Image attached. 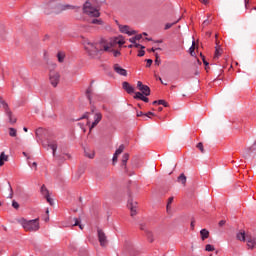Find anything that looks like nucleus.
Wrapping results in <instances>:
<instances>
[{
    "label": "nucleus",
    "mask_w": 256,
    "mask_h": 256,
    "mask_svg": "<svg viewBox=\"0 0 256 256\" xmlns=\"http://www.w3.org/2000/svg\"><path fill=\"white\" fill-rule=\"evenodd\" d=\"M69 9H76L75 6L69 4H59L57 2H50L44 10L46 15H50V13H55L56 15L62 13V11H67Z\"/></svg>",
    "instance_id": "nucleus-2"
},
{
    "label": "nucleus",
    "mask_w": 256,
    "mask_h": 256,
    "mask_svg": "<svg viewBox=\"0 0 256 256\" xmlns=\"http://www.w3.org/2000/svg\"><path fill=\"white\" fill-rule=\"evenodd\" d=\"M79 227V229L83 230V225L81 224V219L79 218H74V224L73 227Z\"/></svg>",
    "instance_id": "nucleus-29"
},
{
    "label": "nucleus",
    "mask_w": 256,
    "mask_h": 256,
    "mask_svg": "<svg viewBox=\"0 0 256 256\" xmlns=\"http://www.w3.org/2000/svg\"><path fill=\"white\" fill-rule=\"evenodd\" d=\"M200 237H201L202 241H205V239H209V230L202 229L200 231Z\"/></svg>",
    "instance_id": "nucleus-22"
},
{
    "label": "nucleus",
    "mask_w": 256,
    "mask_h": 256,
    "mask_svg": "<svg viewBox=\"0 0 256 256\" xmlns=\"http://www.w3.org/2000/svg\"><path fill=\"white\" fill-rule=\"evenodd\" d=\"M79 256H89L86 251H82L79 253Z\"/></svg>",
    "instance_id": "nucleus-52"
},
{
    "label": "nucleus",
    "mask_w": 256,
    "mask_h": 256,
    "mask_svg": "<svg viewBox=\"0 0 256 256\" xmlns=\"http://www.w3.org/2000/svg\"><path fill=\"white\" fill-rule=\"evenodd\" d=\"M97 233L100 246L107 247V245H109V240H107V235L105 234V232H103V230L101 229H98Z\"/></svg>",
    "instance_id": "nucleus-6"
},
{
    "label": "nucleus",
    "mask_w": 256,
    "mask_h": 256,
    "mask_svg": "<svg viewBox=\"0 0 256 256\" xmlns=\"http://www.w3.org/2000/svg\"><path fill=\"white\" fill-rule=\"evenodd\" d=\"M41 131H42L41 128H39V129L36 130V132H35V133H36V137H39V133H41Z\"/></svg>",
    "instance_id": "nucleus-55"
},
{
    "label": "nucleus",
    "mask_w": 256,
    "mask_h": 256,
    "mask_svg": "<svg viewBox=\"0 0 256 256\" xmlns=\"http://www.w3.org/2000/svg\"><path fill=\"white\" fill-rule=\"evenodd\" d=\"M113 55L114 57H119V55H121V52L119 50H114Z\"/></svg>",
    "instance_id": "nucleus-44"
},
{
    "label": "nucleus",
    "mask_w": 256,
    "mask_h": 256,
    "mask_svg": "<svg viewBox=\"0 0 256 256\" xmlns=\"http://www.w3.org/2000/svg\"><path fill=\"white\" fill-rule=\"evenodd\" d=\"M91 1L96 7H99L100 5H103L105 3V0H89Z\"/></svg>",
    "instance_id": "nucleus-30"
},
{
    "label": "nucleus",
    "mask_w": 256,
    "mask_h": 256,
    "mask_svg": "<svg viewBox=\"0 0 256 256\" xmlns=\"http://www.w3.org/2000/svg\"><path fill=\"white\" fill-rule=\"evenodd\" d=\"M134 99H143V93H141V92H136L135 93V96H134Z\"/></svg>",
    "instance_id": "nucleus-37"
},
{
    "label": "nucleus",
    "mask_w": 256,
    "mask_h": 256,
    "mask_svg": "<svg viewBox=\"0 0 256 256\" xmlns=\"http://www.w3.org/2000/svg\"><path fill=\"white\" fill-rule=\"evenodd\" d=\"M223 225H225V220H221V221L219 222V227H223Z\"/></svg>",
    "instance_id": "nucleus-57"
},
{
    "label": "nucleus",
    "mask_w": 256,
    "mask_h": 256,
    "mask_svg": "<svg viewBox=\"0 0 256 256\" xmlns=\"http://www.w3.org/2000/svg\"><path fill=\"white\" fill-rule=\"evenodd\" d=\"M190 226H191V229H195V222L192 221L191 224H190Z\"/></svg>",
    "instance_id": "nucleus-61"
},
{
    "label": "nucleus",
    "mask_w": 256,
    "mask_h": 256,
    "mask_svg": "<svg viewBox=\"0 0 256 256\" xmlns=\"http://www.w3.org/2000/svg\"><path fill=\"white\" fill-rule=\"evenodd\" d=\"M151 51L155 53L156 51H161V48H152Z\"/></svg>",
    "instance_id": "nucleus-58"
},
{
    "label": "nucleus",
    "mask_w": 256,
    "mask_h": 256,
    "mask_svg": "<svg viewBox=\"0 0 256 256\" xmlns=\"http://www.w3.org/2000/svg\"><path fill=\"white\" fill-rule=\"evenodd\" d=\"M84 49L90 57H97L101 51H110L111 47L104 45L103 49L99 48V44L91 42V40H84Z\"/></svg>",
    "instance_id": "nucleus-1"
},
{
    "label": "nucleus",
    "mask_w": 256,
    "mask_h": 256,
    "mask_svg": "<svg viewBox=\"0 0 256 256\" xmlns=\"http://www.w3.org/2000/svg\"><path fill=\"white\" fill-rule=\"evenodd\" d=\"M151 115L154 117L155 113L153 112H148L144 114V119H151Z\"/></svg>",
    "instance_id": "nucleus-38"
},
{
    "label": "nucleus",
    "mask_w": 256,
    "mask_h": 256,
    "mask_svg": "<svg viewBox=\"0 0 256 256\" xmlns=\"http://www.w3.org/2000/svg\"><path fill=\"white\" fill-rule=\"evenodd\" d=\"M129 161V154L125 153L122 156V167L127 171V162Z\"/></svg>",
    "instance_id": "nucleus-21"
},
{
    "label": "nucleus",
    "mask_w": 256,
    "mask_h": 256,
    "mask_svg": "<svg viewBox=\"0 0 256 256\" xmlns=\"http://www.w3.org/2000/svg\"><path fill=\"white\" fill-rule=\"evenodd\" d=\"M153 105H163V107H169V104L165 100H155Z\"/></svg>",
    "instance_id": "nucleus-27"
},
{
    "label": "nucleus",
    "mask_w": 256,
    "mask_h": 256,
    "mask_svg": "<svg viewBox=\"0 0 256 256\" xmlns=\"http://www.w3.org/2000/svg\"><path fill=\"white\" fill-rule=\"evenodd\" d=\"M176 23H179V20H177V21H175L174 23H167L166 25H165V30H167V29H171V27L173 26V25H176Z\"/></svg>",
    "instance_id": "nucleus-34"
},
{
    "label": "nucleus",
    "mask_w": 256,
    "mask_h": 256,
    "mask_svg": "<svg viewBox=\"0 0 256 256\" xmlns=\"http://www.w3.org/2000/svg\"><path fill=\"white\" fill-rule=\"evenodd\" d=\"M178 183H182V185H185V183H187V177L185 176V174H180V176L178 177Z\"/></svg>",
    "instance_id": "nucleus-28"
},
{
    "label": "nucleus",
    "mask_w": 256,
    "mask_h": 256,
    "mask_svg": "<svg viewBox=\"0 0 256 256\" xmlns=\"http://www.w3.org/2000/svg\"><path fill=\"white\" fill-rule=\"evenodd\" d=\"M116 43H118V45H125V41L123 40H117Z\"/></svg>",
    "instance_id": "nucleus-54"
},
{
    "label": "nucleus",
    "mask_w": 256,
    "mask_h": 256,
    "mask_svg": "<svg viewBox=\"0 0 256 256\" xmlns=\"http://www.w3.org/2000/svg\"><path fill=\"white\" fill-rule=\"evenodd\" d=\"M8 187H9V190H10V194H9V199H13V188L11 187V183L8 182Z\"/></svg>",
    "instance_id": "nucleus-39"
},
{
    "label": "nucleus",
    "mask_w": 256,
    "mask_h": 256,
    "mask_svg": "<svg viewBox=\"0 0 256 256\" xmlns=\"http://www.w3.org/2000/svg\"><path fill=\"white\" fill-rule=\"evenodd\" d=\"M129 41H130V43H134V44H135L136 41H137V39H136L135 36H134V37L130 38Z\"/></svg>",
    "instance_id": "nucleus-53"
},
{
    "label": "nucleus",
    "mask_w": 256,
    "mask_h": 256,
    "mask_svg": "<svg viewBox=\"0 0 256 256\" xmlns=\"http://www.w3.org/2000/svg\"><path fill=\"white\" fill-rule=\"evenodd\" d=\"M5 115L8 117V121L11 125L17 123V118L13 115V112L9 110V106L4 103Z\"/></svg>",
    "instance_id": "nucleus-8"
},
{
    "label": "nucleus",
    "mask_w": 256,
    "mask_h": 256,
    "mask_svg": "<svg viewBox=\"0 0 256 256\" xmlns=\"http://www.w3.org/2000/svg\"><path fill=\"white\" fill-rule=\"evenodd\" d=\"M140 230L141 231H144V233H145V231H147L148 229H147V225H145V224H140Z\"/></svg>",
    "instance_id": "nucleus-41"
},
{
    "label": "nucleus",
    "mask_w": 256,
    "mask_h": 256,
    "mask_svg": "<svg viewBox=\"0 0 256 256\" xmlns=\"http://www.w3.org/2000/svg\"><path fill=\"white\" fill-rule=\"evenodd\" d=\"M123 89H125L129 94L135 93V88L129 84V82H123L122 83Z\"/></svg>",
    "instance_id": "nucleus-18"
},
{
    "label": "nucleus",
    "mask_w": 256,
    "mask_h": 256,
    "mask_svg": "<svg viewBox=\"0 0 256 256\" xmlns=\"http://www.w3.org/2000/svg\"><path fill=\"white\" fill-rule=\"evenodd\" d=\"M83 12L88 17H100L101 13L99 12V7L95 6L91 1H86L83 6Z\"/></svg>",
    "instance_id": "nucleus-4"
},
{
    "label": "nucleus",
    "mask_w": 256,
    "mask_h": 256,
    "mask_svg": "<svg viewBox=\"0 0 256 256\" xmlns=\"http://www.w3.org/2000/svg\"><path fill=\"white\" fill-rule=\"evenodd\" d=\"M134 47H136V49H139V47L141 49H145V46H142L141 44H137V43H134Z\"/></svg>",
    "instance_id": "nucleus-46"
},
{
    "label": "nucleus",
    "mask_w": 256,
    "mask_h": 256,
    "mask_svg": "<svg viewBox=\"0 0 256 256\" xmlns=\"http://www.w3.org/2000/svg\"><path fill=\"white\" fill-rule=\"evenodd\" d=\"M140 101H144V103H149V98L143 96Z\"/></svg>",
    "instance_id": "nucleus-51"
},
{
    "label": "nucleus",
    "mask_w": 256,
    "mask_h": 256,
    "mask_svg": "<svg viewBox=\"0 0 256 256\" xmlns=\"http://www.w3.org/2000/svg\"><path fill=\"white\" fill-rule=\"evenodd\" d=\"M136 38V41H141V39L143 38L142 34H138L136 36H134Z\"/></svg>",
    "instance_id": "nucleus-47"
},
{
    "label": "nucleus",
    "mask_w": 256,
    "mask_h": 256,
    "mask_svg": "<svg viewBox=\"0 0 256 256\" xmlns=\"http://www.w3.org/2000/svg\"><path fill=\"white\" fill-rule=\"evenodd\" d=\"M146 236L148 237L150 243H153L155 241V238L153 236V232L151 230H145Z\"/></svg>",
    "instance_id": "nucleus-24"
},
{
    "label": "nucleus",
    "mask_w": 256,
    "mask_h": 256,
    "mask_svg": "<svg viewBox=\"0 0 256 256\" xmlns=\"http://www.w3.org/2000/svg\"><path fill=\"white\" fill-rule=\"evenodd\" d=\"M50 83L52 86L57 87L59 85V81H61V75L59 72L50 71Z\"/></svg>",
    "instance_id": "nucleus-7"
},
{
    "label": "nucleus",
    "mask_w": 256,
    "mask_h": 256,
    "mask_svg": "<svg viewBox=\"0 0 256 256\" xmlns=\"http://www.w3.org/2000/svg\"><path fill=\"white\" fill-rule=\"evenodd\" d=\"M137 117H145V113L141 112V111H138L136 113Z\"/></svg>",
    "instance_id": "nucleus-49"
},
{
    "label": "nucleus",
    "mask_w": 256,
    "mask_h": 256,
    "mask_svg": "<svg viewBox=\"0 0 256 256\" xmlns=\"http://www.w3.org/2000/svg\"><path fill=\"white\" fill-rule=\"evenodd\" d=\"M40 192H41V195L45 197L46 201H48L50 205H53V199H51V196H49V190L45 185L41 186Z\"/></svg>",
    "instance_id": "nucleus-10"
},
{
    "label": "nucleus",
    "mask_w": 256,
    "mask_h": 256,
    "mask_svg": "<svg viewBox=\"0 0 256 256\" xmlns=\"http://www.w3.org/2000/svg\"><path fill=\"white\" fill-rule=\"evenodd\" d=\"M101 119H103V115L100 112H96L94 115V121L92 122L90 126V131L91 129H94V127H97L99 123H101Z\"/></svg>",
    "instance_id": "nucleus-11"
},
{
    "label": "nucleus",
    "mask_w": 256,
    "mask_h": 256,
    "mask_svg": "<svg viewBox=\"0 0 256 256\" xmlns=\"http://www.w3.org/2000/svg\"><path fill=\"white\" fill-rule=\"evenodd\" d=\"M222 53L223 49H221V46L218 43H216L214 60L217 61V59L221 57Z\"/></svg>",
    "instance_id": "nucleus-17"
},
{
    "label": "nucleus",
    "mask_w": 256,
    "mask_h": 256,
    "mask_svg": "<svg viewBox=\"0 0 256 256\" xmlns=\"http://www.w3.org/2000/svg\"><path fill=\"white\" fill-rule=\"evenodd\" d=\"M12 207H14V209H19V203L14 200V201L12 202Z\"/></svg>",
    "instance_id": "nucleus-42"
},
{
    "label": "nucleus",
    "mask_w": 256,
    "mask_h": 256,
    "mask_svg": "<svg viewBox=\"0 0 256 256\" xmlns=\"http://www.w3.org/2000/svg\"><path fill=\"white\" fill-rule=\"evenodd\" d=\"M197 149H199V151H201V153H205V148H203V143H198L197 144Z\"/></svg>",
    "instance_id": "nucleus-35"
},
{
    "label": "nucleus",
    "mask_w": 256,
    "mask_h": 256,
    "mask_svg": "<svg viewBox=\"0 0 256 256\" xmlns=\"http://www.w3.org/2000/svg\"><path fill=\"white\" fill-rule=\"evenodd\" d=\"M123 151H125V145L121 144L113 155V158H112L113 165H115L119 155H121V153H123Z\"/></svg>",
    "instance_id": "nucleus-15"
},
{
    "label": "nucleus",
    "mask_w": 256,
    "mask_h": 256,
    "mask_svg": "<svg viewBox=\"0 0 256 256\" xmlns=\"http://www.w3.org/2000/svg\"><path fill=\"white\" fill-rule=\"evenodd\" d=\"M189 51H190V55H192L193 57L194 55L193 53H195V42L192 43V46L190 47Z\"/></svg>",
    "instance_id": "nucleus-40"
},
{
    "label": "nucleus",
    "mask_w": 256,
    "mask_h": 256,
    "mask_svg": "<svg viewBox=\"0 0 256 256\" xmlns=\"http://www.w3.org/2000/svg\"><path fill=\"white\" fill-rule=\"evenodd\" d=\"M32 167H34L35 171H37V162H33Z\"/></svg>",
    "instance_id": "nucleus-60"
},
{
    "label": "nucleus",
    "mask_w": 256,
    "mask_h": 256,
    "mask_svg": "<svg viewBox=\"0 0 256 256\" xmlns=\"http://www.w3.org/2000/svg\"><path fill=\"white\" fill-rule=\"evenodd\" d=\"M79 119H89V112H86L82 117Z\"/></svg>",
    "instance_id": "nucleus-48"
},
{
    "label": "nucleus",
    "mask_w": 256,
    "mask_h": 256,
    "mask_svg": "<svg viewBox=\"0 0 256 256\" xmlns=\"http://www.w3.org/2000/svg\"><path fill=\"white\" fill-rule=\"evenodd\" d=\"M127 207L130 209L131 217H135V215H137V202L130 198Z\"/></svg>",
    "instance_id": "nucleus-9"
},
{
    "label": "nucleus",
    "mask_w": 256,
    "mask_h": 256,
    "mask_svg": "<svg viewBox=\"0 0 256 256\" xmlns=\"http://www.w3.org/2000/svg\"><path fill=\"white\" fill-rule=\"evenodd\" d=\"M247 235H249V234H246L245 230H241L240 232H238L236 234V238L238 241L245 242V241H247Z\"/></svg>",
    "instance_id": "nucleus-16"
},
{
    "label": "nucleus",
    "mask_w": 256,
    "mask_h": 256,
    "mask_svg": "<svg viewBox=\"0 0 256 256\" xmlns=\"http://www.w3.org/2000/svg\"><path fill=\"white\" fill-rule=\"evenodd\" d=\"M143 86H144V85H143V82H141V81H138V82H137V87H138L139 90H140Z\"/></svg>",
    "instance_id": "nucleus-50"
},
{
    "label": "nucleus",
    "mask_w": 256,
    "mask_h": 256,
    "mask_svg": "<svg viewBox=\"0 0 256 256\" xmlns=\"http://www.w3.org/2000/svg\"><path fill=\"white\" fill-rule=\"evenodd\" d=\"M48 147L52 150L53 157H56V159H71V155L68 153L63 152L62 154L56 156L55 153H57V141H50L48 142Z\"/></svg>",
    "instance_id": "nucleus-5"
},
{
    "label": "nucleus",
    "mask_w": 256,
    "mask_h": 256,
    "mask_svg": "<svg viewBox=\"0 0 256 256\" xmlns=\"http://www.w3.org/2000/svg\"><path fill=\"white\" fill-rule=\"evenodd\" d=\"M244 3H245V8L248 9V6H249V0H244Z\"/></svg>",
    "instance_id": "nucleus-59"
},
{
    "label": "nucleus",
    "mask_w": 256,
    "mask_h": 256,
    "mask_svg": "<svg viewBox=\"0 0 256 256\" xmlns=\"http://www.w3.org/2000/svg\"><path fill=\"white\" fill-rule=\"evenodd\" d=\"M119 29H120V32L121 33H125L126 35H129V36H131V35H135V30H132L129 26H127V25H120L119 26Z\"/></svg>",
    "instance_id": "nucleus-14"
},
{
    "label": "nucleus",
    "mask_w": 256,
    "mask_h": 256,
    "mask_svg": "<svg viewBox=\"0 0 256 256\" xmlns=\"http://www.w3.org/2000/svg\"><path fill=\"white\" fill-rule=\"evenodd\" d=\"M145 56V50H139L138 57H144Z\"/></svg>",
    "instance_id": "nucleus-45"
},
{
    "label": "nucleus",
    "mask_w": 256,
    "mask_h": 256,
    "mask_svg": "<svg viewBox=\"0 0 256 256\" xmlns=\"http://www.w3.org/2000/svg\"><path fill=\"white\" fill-rule=\"evenodd\" d=\"M171 203H173V197H170L168 199V203H167V206H166L167 211L171 210Z\"/></svg>",
    "instance_id": "nucleus-33"
},
{
    "label": "nucleus",
    "mask_w": 256,
    "mask_h": 256,
    "mask_svg": "<svg viewBox=\"0 0 256 256\" xmlns=\"http://www.w3.org/2000/svg\"><path fill=\"white\" fill-rule=\"evenodd\" d=\"M203 25H209V20H204Z\"/></svg>",
    "instance_id": "nucleus-64"
},
{
    "label": "nucleus",
    "mask_w": 256,
    "mask_h": 256,
    "mask_svg": "<svg viewBox=\"0 0 256 256\" xmlns=\"http://www.w3.org/2000/svg\"><path fill=\"white\" fill-rule=\"evenodd\" d=\"M9 136L10 137H17V129L9 128Z\"/></svg>",
    "instance_id": "nucleus-31"
},
{
    "label": "nucleus",
    "mask_w": 256,
    "mask_h": 256,
    "mask_svg": "<svg viewBox=\"0 0 256 256\" xmlns=\"http://www.w3.org/2000/svg\"><path fill=\"white\" fill-rule=\"evenodd\" d=\"M146 62H147L146 67H151V65H153V60L152 59H147Z\"/></svg>",
    "instance_id": "nucleus-43"
},
{
    "label": "nucleus",
    "mask_w": 256,
    "mask_h": 256,
    "mask_svg": "<svg viewBox=\"0 0 256 256\" xmlns=\"http://www.w3.org/2000/svg\"><path fill=\"white\" fill-rule=\"evenodd\" d=\"M139 91H141L142 95H145V97H149V95H151V89L147 85L141 87Z\"/></svg>",
    "instance_id": "nucleus-20"
},
{
    "label": "nucleus",
    "mask_w": 256,
    "mask_h": 256,
    "mask_svg": "<svg viewBox=\"0 0 256 256\" xmlns=\"http://www.w3.org/2000/svg\"><path fill=\"white\" fill-rule=\"evenodd\" d=\"M204 5H209V0H200Z\"/></svg>",
    "instance_id": "nucleus-56"
},
{
    "label": "nucleus",
    "mask_w": 256,
    "mask_h": 256,
    "mask_svg": "<svg viewBox=\"0 0 256 256\" xmlns=\"http://www.w3.org/2000/svg\"><path fill=\"white\" fill-rule=\"evenodd\" d=\"M84 153H85V157H88V159H94L95 157V150L85 148Z\"/></svg>",
    "instance_id": "nucleus-19"
},
{
    "label": "nucleus",
    "mask_w": 256,
    "mask_h": 256,
    "mask_svg": "<svg viewBox=\"0 0 256 256\" xmlns=\"http://www.w3.org/2000/svg\"><path fill=\"white\" fill-rule=\"evenodd\" d=\"M57 59L59 63H63L65 61V52H58Z\"/></svg>",
    "instance_id": "nucleus-26"
},
{
    "label": "nucleus",
    "mask_w": 256,
    "mask_h": 256,
    "mask_svg": "<svg viewBox=\"0 0 256 256\" xmlns=\"http://www.w3.org/2000/svg\"><path fill=\"white\" fill-rule=\"evenodd\" d=\"M8 159L9 157L5 155V152H2L0 154V167H3V165H5V161H7Z\"/></svg>",
    "instance_id": "nucleus-23"
},
{
    "label": "nucleus",
    "mask_w": 256,
    "mask_h": 256,
    "mask_svg": "<svg viewBox=\"0 0 256 256\" xmlns=\"http://www.w3.org/2000/svg\"><path fill=\"white\" fill-rule=\"evenodd\" d=\"M246 242H247L248 249H256V238L255 237H253L251 235H247Z\"/></svg>",
    "instance_id": "nucleus-12"
},
{
    "label": "nucleus",
    "mask_w": 256,
    "mask_h": 256,
    "mask_svg": "<svg viewBox=\"0 0 256 256\" xmlns=\"http://www.w3.org/2000/svg\"><path fill=\"white\" fill-rule=\"evenodd\" d=\"M158 79L160 80V82L162 83V85H167V83L163 82V79H161V77H158Z\"/></svg>",
    "instance_id": "nucleus-63"
},
{
    "label": "nucleus",
    "mask_w": 256,
    "mask_h": 256,
    "mask_svg": "<svg viewBox=\"0 0 256 256\" xmlns=\"http://www.w3.org/2000/svg\"><path fill=\"white\" fill-rule=\"evenodd\" d=\"M113 69L118 75H121L122 77H127V71L123 67H121V65L114 64Z\"/></svg>",
    "instance_id": "nucleus-13"
},
{
    "label": "nucleus",
    "mask_w": 256,
    "mask_h": 256,
    "mask_svg": "<svg viewBox=\"0 0 256 256\" xmlns=\"http://www.w3.org/2000/svg\"><path fill=\"white\" fill-rule=\"evenodd\" d=\"M205 251H208V252L215 251V246H213L211 244H207L205 246Z\"/></svg>",
    "instance_id": "nucleus-32"
},
{
    "label": "nucleus",
    "mask_w": 256,
    "mask_h": 256,
    "mask_svg": "<svg viewBox=\"0 0 256 256\" xmlns=\"http://www.w3.org/2000/svg\"><path fill=\"white\" fill-rule=\"evenodd\" d=\"M91 25H103V20L101 18H94L90 21Z\"/></svg>",
    "instance_id": "nucleus-25"
},
{
    "label": "nucleus",
    "mask_w": 256,
    "mask_h": 256,
    "mask_svg": "<svg viewBox=\"0 0 256 256\" xmlns=\"http://www.w3.org/2000/svg\"><path fill=\"white\" fill-rule=\"evenodd\" d=\"M203 63H204V65H209V62H207V60H205V58H203Z\"/></svg>",
    "instance_id": "nucleus-62"
},
{
    "label": "nucleus",
    "mask_w": 256,
    "mask_h": 256,
    "mask_svg": "<svg viewBox=\"0 0 256 256\" xmlns=\"http://www.w3.org/2000/svg\"><path fill=\"white\" fill-rule=\"evenodd\" d=\"M155 57V65L159 67L161 65V59L159 58V54H155Z\"/></svg>",
    "instance_id": "nucleus-36"
},
{
    "label": "nucleus",
    "mask_w": 256,
    "mask_h": 256,
    "mask_svg": "<svg viewBox=\"0 0 256 256\" xmlns=\"http://www.w3.org/2000/svg\"><path fill=\"white\" fill-rule=\"evenodd\" d=\"M18 223L23 227L24 230L35 232L39 231V218L33 220H27L25 218L18 219Z\"/></svg>",
    "instance_id": "nucleus-3"
}]
</instances>
